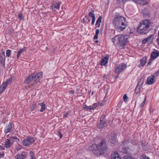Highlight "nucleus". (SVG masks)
<instances>
[{"label":"nucleus","mask_w":159,"mask_h":159,"mask_svg":"<svg viewBox=\"0 0 159 159\" xmlns=\"http://www.w3.org/2000/svg\"><path fill=\"white\" fill-rule=\"evenodd\" d=\"M11 51L10 50H7L6 51V56L9 57L11 54Z\"/></svg>","instance_id":"40"},{"label":"nucleus","mask_w":159,"mask_h":159,"mask_svg":"<svg viewBox=\"0 0 159 159\" xmlns=\"http://www.w3.org/2000/svg\"><path fill=\"white\" fill-rule=\"evenodd\" d=\"M5 53L4 52L2 51V55H1L2 56H5Z\"/></svg>","instance_id":"53"},{"label":"nucleus","mask_w":159,"mask_h":159,"mask_svg":"<svg viewBox=\"0 0 159 159\" xmlns=\"http://www.w3.org/2000/svg\"><path fill=\"white\" fill-rule=\"evenodd\" d=\"M154 76L151 75L148 77L147 79L148 83L149 84H153L154 81Z\"/></svg>","instance_id":"16"},{"label":"nucleus","mask_w":159,"mask_h":159,"mask_svg":"<svg viewBox=\"0 0 159 159\" xmlns=\"http://www.w3.org/2000/svg\"><path fill=\"white\" fill-rule=\"evenodd\" d=\"M26 157L25 152H23L20 154H17L15 157V159H24Z\"/></svg>","instance_id":"13"},{"label":"nucleus","mask_w":159,"mask_h":159,"mask_svg":"<svg viewBox=\"0 0 159 159\" xmlns=\"http://www.w3.org/2000/svg\"><path fill=\"white\" fill-rule=\"evenodd\" d=\"M7 84L5 82L4 83L2 86L0 87V89L2 90L3 91L5 90L7 87Z\"/></svg>","instance_id":"29"},{"label":"nucleus","mask_w":159,"mask_h":159,"mask_svg":"<svg viewBox=\"0 0 159 159\" xmlns=\"http://www.w3.org/2000/svg\"><path fill=\"white\" fill-rule=\"evenodd\" d=\"M93 92H92V94H93Z\"/></svg>","instance_id":"59"},{"label":"nucleus","mask_w":159,"mask_h":159,"mask_svg":"<svg viewBox=\"0 0 159 159\" xmlns=\"http://www.w3.org/2000/svg\"><path fill=\"white\" fill-rule=\"evenodd\" d=\"M140 159H150L149 157H147L146 155L143 154L141 155Z\"/></svg>","instance_id":"35"},{"label":"nucleus","mask_w":159,"mask_h":159,"mask_svg":"<svg viewBox=\"0 0 159 159\" xmlns=\"http://www.w3.org/2000/svg\"><path fill=\"white\" fill-rule=\"evenodd\" d=\"M108 59L107 57H105L102 60L101 65V66H105L108 62Z\"/></svg>","instance_id":"19"},{"label":"nucleus","mask_w":159,"mask_h":159,"mask_svg":"<svg viewBox=\"0 0 159 159\" xmlns=\"http://www.w3.org/2000/svg\"><path fill=\"white\" fill-rule=\"evenodd\" d=\"M26 50V48L25 47L23 48L22 49H20L18 51L17 58L18 59L21 54L24 51Z\"/></svg>","instance_id":"22"},{"label":"nucleus","mask_w":159,"mask_h":159,"mask_svg":"<svg viewBox=\"0 0 159 159\" xmlns=\"http://www.w3.org/2000/svg\"><path fill=\"white\" fill-rule=\"evenodd\" d=\"M147 42H148V40H147V39H144L143 41H142V43L143 44H145Z\"/></svg>","instance_id":"48"},{"label":"nucleus","mask_w":159,"mask_h":159,"mask_svg":"<svg viewBox=\"0 0 159 159\" xmlns=\"http://www.w3.org/2000/svg\"><path fill=\"white\" fill-rule=\"evenodd\" d=\"M102 16H99L95 24V29H96L97 28H99L100 26V24L102 21Z\"/></svg>","instance_id":"12"},{"label":"nucleus","mask_w":159,"mask_h":159,"mask_svg":"<svg viewBox=\"0 0 159 159\" xmlns=\"http://www.w3.org/2000/svg\"><path fill=\"white\" fill-rule=\"evenodd\" d=\"M18 16L19 18L21 20H22L23 19L22 15L21 13H19L18 15Z\"/></svg>","instance_id":"45"},{"label":"nucleus","mask_w":159,"mask_h":159,"mask_svg":"<svg viewBox=\"0 0 159 159\" xmlns=\"http://www.w3.org/2000/svg\"><path fill=\"white\" fill-rule=\"evenodd\" d=\"M95 42L96 43H98V40L96 41Z\"/></svg>","instance_id":"58"},{"label":"nucleus","mask_w":159,"mask_h":159,"mask_svg":"<svg viewBox=\"0 0 159 159\" xmlns=\"http://www.w3.org/2000/svg\"><path fill=\"white\" fill-rule=\"evenodd\" d=\"M36 103L35 102H33L30 107V109L31 111H33L37 107L36 105Z\"/></svg>","instance_id":"26"},{"label":"nucleus","mask_w":159,"mask_h":159,"mask_svg":"<svg viewBox=\"0 0 159 159\" xmlns=\"http://www.w3.org/2000/svg\"><path fill=\"white\" fill-rule=\"evenodd\" d=\"M83 108L84 109H85L86 110H90V106H87L86 105H84L83 106Z\"/></svg>","instance_id":"42"},{"label":"nucleus","mask_w":159,"mask_h":159,"mask_svg":"<svg viewBox=\"0 0 159 159\" xmlns=\"http://www.w3.org/2000/svg\"><path fill=\"white\" fill-rule=\"evenodd\" d=\"M126 65L124 63H122L116 66L115 68V73L117 75L119 74L126 68Z\"/></svg>","instance_id":"5"},{"label":"nucleus","mask_w":159,"mask_h":159,"mask_svg":"<svg viewBox=\"0 0 159 159\" xmlns=\"http://www.w3.org/2000/svg\"><path fill=\"white\" fill-rule=\"evenodd\" d=\"M151 61H150L148 63V64H147V65H149L151 64Z\"/></svg>","instance_id":"55"},{"label":"nucleus","mask_w":159,"mask_h":159,"mask_svg":"<svg viewBox=\"0 0 159 159\" xmlns=\"http://www.w3.org/2000/svg\"><path fill=\"white\" fill-rule=\"evenodd\" d=\"M107 125L106 122H101L100 121V122L98 123L97 127L101 129L105 127Z\"/></svg>","instance_id":"17"},{"label":"nucleus","mask_w":159,"mask_h":159,"mask_svg":"<svg viewBox=\"0 0 159 159\" xmlns=\"http://www.w3.org/2000/svg\"><path fill=\"white\" fill-rule=\"evenodd\" d=\"M61 4V3L60 2L56 3L53 4V6H52V9L55 8L57 10L59 9Z\"/></svg>","instance_id":"20"},{"label":"nucleus","mask_w":159,"mask_h":159,"mask_svg":"<svg viewBox=\"0 0 159 159\" xmlns=\"http://www.w3.org/2000/svg\"><path fill=\"white\" fill-rule=\"evenodd\" d=\"M14 125L12 122H10L8 125L6 127L4 130L5 133H7L12 132L14 129Z\"/></svg>","instance_id":"7"},{"label":"nucleus","mask_w":159,"mask_h":159,"mask_svg":"<svg viewBox=\"0 0 159 159\" xmlns=\"http://www.w3.org/2000/svg\"><path fill=\"white\" fill-rule=\"evenodd\" d=\"M107 149V144L106 141L104 139L101 140L98 144L93 145L90 148V150L92 152L96 155L98 154L99 153L106 152Z\"/></svg>","instance_id":"2"},{"label":"nucleus","mask_w":159,"mask_h":159,"mask_svg":"<svg viewBox=\"0 0 159 159\" xmlns=\"http://www.w3.org/2000/svg\"><path fill=\"white\" fill-rule=\"evenodd\" d=\"M106 75H105L104 76V78H106Z\"/></svg>","instance_id":"57"},{"label":"nucleus","mask_w":159,"mask_h":159,"mask_svg":"<svg viewBox=\"0 0 159 159\" xmlns=\"http://www.w3.org/2000/svg\"><path fill=\"white\" fill-rule=\"evenodd\" d=\"M12 81V79H8L5 82L6 84H10Z\"/></svg>","instance_id":"43"},{"label":"nucleus","mask_w":159,"mask_h":159,"mask_svg":"<svg viewBox=\"0 0 159 159\" xmlns=\"http://www.w3.org/2000/svg\"><path fill=\"white\" fill-rule=\"evenodd\" d=\"M5 146L7 148L10 147V142L9 139H7V140L6 141Z\"/></svg>","instance_id":"27"},{"label":"nucleus","mask_w":159,"mask_h":159,"mask_svg":"<svg viewBox=\"0 0 159 159\" xmlns=\"http://www.w3.org/2000/svg\"><path fill=\"white\" fill-rule=\"evenodd\" d=\"M30 156L32 158H35L34 157V155L33 152L32 151H31L30 152Z\"/></svg>","instance_id":"44"},{"label":"nucleus","mask_w":159,"mask_h":159,"mask_svg":"<svg viewBox=\"0 0 159 159\" xmlns=\"http://www.w3.org/2000/svg\"><path fill=\"white\" fill-rule=\"evenodd\" d=\"M69 114V112H66V114L63 115V118H66V117H67L68 116Z\"/></svg>","instance_id":"46"},{"label":"nucleus","mask_w":159,"mask_h":159,"mask_svg":"<svg viewBox=\"0 0 159 159\" xmlns=\"http://www.w3.org/2000/svg\"><path fill=\"white\" fill-rule=\"evenodd\" d=\"M22 143L25 146H27L30 145L26 139L23 140Z\"/></svg>","instance_id":"31"},{"label":"nucleus","mask_w":159,"mask_h":159,"mask_svg":"<svg viewBox=\"0 0 159 159\" xmlns=\"http://www.w3.org/2000/svg\"><path fill=\"white\" fill-rule=\"evenodd\" d=\"M34 74H32L31 75L28 77H27L25 81V84H28L31 81L33 80L34 79Z\"/></svg>","instance_id":"11"},{"label":"nucleus","mask_w":159,"mask_h":159,"mask_svg":"<svg viewBox=\"0 0 159 159\" xmlns=\"http://www.w3.org/2000/svg\"><path fill=\"white\" fill-rule=\"evenodd\" d=\"M150 21L149 20L145 19L140 21L137 26V31L142 35L146 34L150 30Z\"/></svg>","instance_id":"1"},{"label":"nucleus","mask_w":159,"mask_h":159,"mask_svg":"<svg viewBox=\"0 0 159 159\" xmlns=\"http://www.w3.org/2000/svg\"><path fill=\"white\" fill-rule=\"evenodd\" d=\"M142 148H143L144 151H147V150L149 148L147 146V145H144L143 144L142 145Z\"/></svg>","instance_id":"36"},{"label":"nucleus","mask_w":159,"mask_h":159,"mask_svg":"<svg viewBox=\"0 0 159 159\" xmlns=\"http://www.w3.org/2000/svg\"><path fill=\"white\" fill-rule=\"evenodd\" d=\"M1 154L0 153V156H1Z\"/></svg>","instance_id":"61"},{"label":"nucleus","mask_w":159,"mask_h":159,"mask_svg":"<svg viewBox=\"0 0 159 159\" xmlns=\"http://www.w3.org/2000/svg\"><path fill=\"white\" fill-rule=\"evenodd\" d=\"M130 0H121L122 2L123 3H125L127 2L130 1Z\"/></svg>","instance_id":"51"},{"label":"nucleus","mask_w":159,"mask_h":159,"mask_svg":"<svg viewBox=\"0 0 159 159\" xmlns=\"http://www.w3.org/2000/svg\"><path fill=\"white\" fill-rule=\"evenodd\" d=\"M89 16L92 17V18L95 17L94 11L92 10L91 11H90L89 13Z\"/></svg>","instance_id":"28"},{"label":"nucleus","mask_w":159,"mask_h":159,"mask_svg":"<svg viewBox=\"0 0 159 159\" xmlns=\"http://www.w3.org/2000/svg\"><path fill=\"white\" fill-rule=\"evenodd\" d=\"M109 142L111 144H114L116 141V135L114 132H111L109 136Z\"/></svg>","instance_id":"8"},{"label":"nucleus","mask_w":159,"mask_h":159,"mask_svg":"<svg viewBox=\"0 0 159 159\" xmlns=\"http://www.w3.org/2000/svg\"><path fill=\"white\" fill-rule=\"evenodd\" d=\"M99 30L98 29L96 30L95 32V35L94 36L93 39H98V35L99 33Z\"/></svg>","instance_id":"30"},{"label":"nucleus","mask_w":159,"mask_h":159,"mask_svg":"<svg viewBox=\"0 0 159 159\" xmlns=\"http://www.w3.org/2000/svg\"><path fill=\"white\" fill-rule=\"evenodd\" d=\"M97 104L96 103L93 104L92 106H90V110H94L97 106Z\"/></svg>","instance_id":"34"},{"label":"nucleus","mask_w":159,"mask_h":159,"mask_svg":"<svg viewBox=\"0 0 159 159\" xmlns=\"http://www.w3.org/2000/svg\"><path fill=\"white\" fill-rule=\"evenodd\" d=\"M125 19L124 17L120 15L116 16L112 24L115 29L119 31H123L125 29Z\"/></svg>","instance_id":"3"},{"label":"nucleus","mask_w":159,"mask_h":159,"mask_svg":"<svg viewBox=\"0 0 159 159\" xmlns=\"http://www.w3.org/2000/svg\"><path fill=\"white\" fill-rule=\"evenodd\" d=\"M26 139L28 141L30 144H31L34 142V139L33 138L28 137H27Z\"/></svg>","instance_id":"24"},{"label":"nucleus","mask_w":159,"mask_h":159,"mask_svg":"<svg viewBox=\"0 0 159 159\" xmlns=\"http://www.w3.org/2000/svg\"><path fill=\"white\" fill-rule=\"evenodd\" d=\"M123 98L124 100V101L125 102H127L128 100V97L127 96V95L126 94H125L124 95Z\"/></svg>","instance_id":"41"},{"label":"nucleus","mask_w":159,"mask_h":159,"mask_svg":"<svg viewBox=\"0 0 159 159\" xmlns=\"http://www.w3.org/2000/svg\"><path fill=\"white\" fill-rule=\"evenodd\" d=\"M159 56V51L157 50L153 51L151 54L150 59L152 60L156 59Z\"/></svg>","instance_id":"9"},{"label":"nucleus","mask_w":159,"mask_h":159,"mask_svg":"<svg viewBox=\"0 0 159 159\" xmlns=\"http://www.w3.org/2000/svg\"><path fill=\"white\" fill-rule=\"evenodd\" d=\"M122 147L123 149V152L125 153L127 152L128 146H123Z\"/></svg>","instance_id":"32"},{"label":"nucleus","mask_w":159,"mask_h":159,"mask_svg":"<svg viewBox=\"0 0 159 159\" xmlns=\"http://www.w3.org/2000/svg\"><path fill=\"white\" fill-rule=\"evenodd\" d=\"M42 77V73L41 72H38L35 75H34V84H37L38 83H40V80Z\"/></svg>","instance_id":"6"},{"label":"nucleus","mask_w":159,"mask_h":159,"mask_svg":"<svg viewBox=\"0 0 159 159\" xmlns=\"http://www.w3.org/2000/svg\"><path fill=\"white\" fill-rule=\"evenodd\" d=\"M123 159H135L134 158L127 156H125L123 157Z\"/></svg>","instance_id":"39"},{"label":"nucleus","mask_w":159,"mask_h":159,"mask_svg":"<svg viewBox=\"0 0 159 159\" xmlns=\"http://www.w3.org/2000/svg\"><path fill=\"white\" fill-rule=\"evenodd\" d=\"M146 99H147L146 96H145V98L144 99L143 101L142 102V103L140 105V107H143V106L145 104V102H146Z\"/></svg>","instance_id":"37"},{"label":"nucleus","mask_w":159,"mask_h":159,"mask_svg":"<svg viewBox=\"0 0 159 159\" xmlns=\"http://www.w3.org/2000/svg\"><path fill=\"white\" fill-rule=\"evenodd\" d=\"M58 134L59 135L60 138H61L62 136V134L61 133V132L60 131L58 132Z\"/></svg>","instance_id":"49"},{"label":"nucleus","mask_w":159,"mask_h":159,"mask_svg":"<svg viewBox=\"0 0 159 159\" xmlns=\"http://www.w3.org/2000/svg\"><path fill=\"white\" fill-rule=\"evenodd\" d=\"M105 116L102 115L100 118V121L101 122H106L105 121Z\"/></svg>","instance_id":"33"},{"label":"nucleus","mask_w":159,"mask_h":159,"mask_svg":"<svg viewBox=\"0 0 159 159\" xmlns=\"http://www.w3.org/2000/svg\"><path fill=\"white\" fill-rule=\"evenodd\" d=\"M2 92H3V91H2V90H1V89H0V94L1 93H2Z\"/></svg>","instance_id":"56"},{"label":"nucleus","mask_w":159,"mask_h":159,"mask_svg":"<svg viewBox=\"0 0 159 159\" xmlns=\"http://www.w3.org/2000/svg\"><path fill=\"white\" fill-rule=\"evenodd\" d=\"M12 138H13L14 139H17V138L16 137H12L11 139H12Z\"/></svg>","instance_id":"54"},{"label":"nucleus","mask_w":159,"mask_h":159,"mask_svg":"<svg viewBox=\"0 0 159 159\" xmlns=\"http://www.w3.org/2000/svg\"><path fill=\"white\" fill-rule=\"evenodd\" d=\"M121 147L128 146L127 144V141H125L123 142L121 144Z\"/></svg>","instance_id":"38"},{"label":"nucleus","mask_w":159,"mask_h":159,"mask_svg":"<svg viewBox=\"0 0 159 159\" xmlns=\"http://www.w3.org/2000/svg\"><path fill=\"white\" fill-rule=\"evenodd\" d=\"M132 1L142 5H144L147 4V1L145 0H132Z\"/></svg>","instance_id":"15"},{"label":"nucleus","mask_w":159,"mask_h":159,"mask_svg":"<svg viewBox=\"0 0 159 159\" xmlns=\"http://www.w3.org/2000/svg\"><path fill=\"white\" fill-rule=\"evenodd\" d=\"M95 17H94V18H92V25H94L95 22Z\"/></svg>","instance_id":"47"},{"label":"nucleus","mask_w":159,"mask_h":159,"mask_svg":"<svg viewBox=\"0 0 159 159\" xmlns=\"http://www.w3.org/2000/svg\"><path fill=\"white\" fill-rule=\"evenodd\" d=\"M127 36L122 34L116 35L112 39V41L116 46H125L127 40Z\"/></svg>","instance_id":"4"},{"label":"nucleus","mask_w":159,"mask_h":159,"mask_svg":"<svg viewBox=\"0 0 159 159\" xmlns=\"http://www.w3.org/2000/svg\"><path fill=\"white\" fill-rule=\"evenodd\" d=\"M70 93L74 94L75 92L74 90H70L69 91Z\"/></svg>","instance_id":"50"},{"label":"nucleus","mask_w":159,"mask_h":159,"mask_svg":"<svg viewBox=\"0 0 159 159\" xmlns=\"http://www.w3.org/2000/svg\"><path fill=\"white\" fill-rule=\"evenodd\" d=\"M85 17L87 18L88 22H89L90 21V19L89 18V17H88L87 16H85Z\"/></svg>","instance_id":"52"},{"label":"nucleus","mask_w":159,"mask_h":159,"mask_svg":"<svg viewBox=\"0 0 159 159\" xmlns=\"http://www.w3.org/2000/svg\"><path fill=\"white\" fill-rule=\"evenodd\" d=\"M111 159H122L120 156L117 152H114L111 156Z\"/></svg>","instance_id":"10"},{"label":"nucleus","mask_w":159,"mask_h":159,"mask_svg":"<svg viewBox=\"0 0 159 159\" xmlns=\"http://www.w3.org/2000/svg\"><path fill=\"white\" fill-rule=\"evenodd\" d=\"M147 57H144L141 59L140 61V64L139 65V66L141 67L144 66L147 63Z\"/></svg>","instance_id":"14"},{"label":"nucleus","mask_w":159,"mask_h":159,"mask_svg":"<svg viewBox=\"0 0 159 159\" xmlns=\"http://www.w3.org/2000/svg\"><path fill=\"white\" fill-rule=\"evenodd\" d=\"M5 56H3L0 54V62L3 66H5Z\"/></svg>","instance_id":"21"},{"label":"nucleus","mask_w":159,"mask_h":159,"mask_svg":"<svg viewBox=\"0 0 159 159\" xmlns=\"http://www.w3.org/2000/svg\"><path fill=\"white\" fill-rule=\"evenodd\" d=\"M158 35H159V31H158Z\"/></svg>","instance_id":"60"},{"label":"nucleus","mask_w":159,"mask_h":159,"mask_svg":"<svg viewBox=\"0 0 159 159\" xmlns=\"http://www.w3.org/2000/svg\"><path fill=\"white\" fill-rule=\"evenodd\" d=\"M154 37L153 35H150L149 37L147 38V40L148 41V43H151L153 40Z\"/></svg>","instance_id":"25"},{"label":"nucleus","mask_w":159,"mask_h":159,"mask_svg":"<svg viewBox=\"0 0 159 159\" xmlns=\"http://www.w3.org/2000/svg\"><path fill=\"white\" fill-rule=\"evenodd\" d=\"M142 88V86L141 85L139 84V83L135 88V92L136 94H138L139 93Z\"/></svg>","instance_id":"18"},{"label":"nucleus","mask_w":159,"mask_h":159,"mask_svg":"<svg viewBox=\"0 0 159 159\" xmlns=\"http://www.w3.org/2000/svg\"><path fill=\"white\" fill-rule=\"evenodd\" d=\"M38 104L40 105L41 107V109L40 110V111L42 112L46 108V105L45 103H39Z\"/></svg>","instance_id":"23"}]
</instances>
